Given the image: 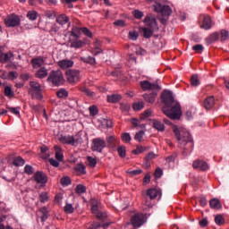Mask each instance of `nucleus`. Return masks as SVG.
<instances>
[{
	"label": "nucleus",
	"instance_id": "nucleus-1",
	"mask_svg": "<svg viewBox=\"0 0 229 229\" xmlns=\"http://www.w3.org/2000/svg\"><path fill=\"white\" fill-rule=\"evenodd\" d=\"M161 101L165 106L162 108L163 114L172 121H176L182 117V106L174 100V96L170 90L165 89L161 95Z\"/></svg>",
	"mask_w": 229,
	"mask_h": 229
},
{
	"label": "nucleus",
	"instance_id": "nucleus-2",
	"mask_svg": "<svg viewBox=\"0 0 229 229\" xmlns=\"http://www.w3.org/2000/svg\"><path fill=\"white\" fill-rule=\"evenodd\" d=\"M173 131L178 140L179 148H181V149L191 151L192 148H194V141L189 131L180 130L176 125L173 126Z\"/></svg>",
	"mask_w": 229,
	"mask_h": 229
},
{
	"label": "nucleus",
	"instance_id": "nucleus-3",
	"mask_svg": "<svg viewBox=\"0 0 229 229\" xmlns=\"http://www.w3.org/2000/svg\"><path fill=\"white\" fill-rule=\"evenodd\" d=\"M47 81L48 83H52L54 87H60L65 83V79L64 78V73H62V71L53 70L49 72Z\"/></svg>",
	"mask_w": 229,
	"mask_h": 229
},
{
	"label": "nucleus",
	"instance_id": "nucleus-4",
	"mask_svg": "<svg viewBox=\"0 0 229 229\" xmlns=\"http://www.w3.org/2000/svg\"><path fill=\"white\" fill-rule=\"evenodd\" d=\"M30 89H29V94H30L32 99H38L40 101L42 99V85L38 81H32L30 82Z\"/></svg>",
	"mask_w": 229,
	"mask_h": 229
},
{
	"label": "nucleus",
	"instance_id": "nucleus-5",
	"mask_svg": "<svg viewBox=\"0 0 229 229\" xmlns=\"http://www.w3.org/2000/svg\"><path fill=\"white\" fill-rule=\"evenodd\" d=\"M162 196V191L158 189H148L147 191V194L145 196V205L148 208H153V204L151 203V200L157 199V197Z\"/></svg>",
	"mask_w": 229,
	"mask_h": 229
},
{
	"label": "nucleus",
	"instance_id": "nucleus-6",
	"mask_svg": "<svg viewBox=\"0 0 229 229\" xmlns=\"http://www.w3.org/2000/svg\"><path fill=\"white\" fill-rule=\"evenodd\" d=\"M148 221V215L143 213H136L131 218V224L133 228H140L143 225H146Z\"/></svg>",
	"mask_w": 229,
	"mask_h": 229
},
{
	"label": "nucleus",
	"instance_id": "nucleus-7",
	"mask_svg": "<svg viewBox=\"0 0 229 229\" xmlns=\"http://www.w3.org/2000/svg\"><path fill=\"white\" fill-rule=\"evenodd\" d=\"M154 11L157 12V13H161L163 17H169L171 13H173V10L171 9V6L162 4L160 2H156L154 4Z\"/></svg>",
	"mask_w": 229,
	"mask_h": 229
},
{
	"label": "nucleus",
	"instance_id": "nucleus-8",
	"mask_svg": "<svg viewBox=\"0 0 229 229\" xmlns=\"http://www.w3.org/2000/svg\"><path fill=\"white\" fill-rule=\"evenodd\" d=\"M4 24L6 28H16L21 24V17L15 13L9 14L4 19Z\"/></svg>",
	"mask_w": 229,
	"mask_h": 229
},
{
	"label": "nucleus",
	"instance_id": "nucleus-9",
	"mask_svg": "<svg viewBox=\"0 0 229 229\" xmlns=\"http://www.w3.org/2000/svg\"><path fill=\"white\" fill-rule=\"evenodd\" d=\"M140 88L142 90H152V92H160V85L157 81L149 82L148 81H142L140 82Z\"/></svg>",
	"mask_w": 229,
	"mask_h": 229
},
{
	"label": "nucleus",
	"instance_id": "nucleus-10",
	"mask_svg": "<svg viewBox=\"0 0 229 229\" xmlns=\"http://www.w3.org/2000/svg\"><path fill=\"white\" fill-rule=\"evenodd\" d=\"M105 148H106V141L105 140L101 138L93 139L91 145L92 151L101 153Z\"/></svg>",
	"mask_w": 229,
	"mask_h": 229
},
{
	"label": "nucleus",
	"instance_id": "nucleus-11",
	"mask_svg": "<svg viewBox=\"0 0 229 229\" xmlns=\"http://www.w3.org/2000/svg\"><path fill=\"white\" fill-rule=\"evenodd\" d=\"M59 142H61V144H67L68 146H76L80 140L74 139L72 135H61L59 137Z\"/></svg>",
	"mask_w": 229,
	"mask_h": 229
},
{
	"label": "nucleus",
	"instance_id": "nucleus-12",
	"mask_svg": "<svg viewBox=\"0 0 229 229\" xmlns=\"http://www.w3.org/2000/svg\"><path fill=\"white\" fill-rule=\"evenodd\" d=\"M66 79L69 83H78L80 81V71L68 70L66 72Z\"/></svg>",
	"mask_w": 229,
	"mask_h": 229
},
{
	"label": "nucleus",
	"instance_id": "nucleus-13",
	"mask_svg": "<svg viewBox=\"0 0 229 229\" xmlns=\"http://www.w3.org/2000/svg\"><path fill=\"white\" fill-rule=\"evenodd\" d=\"M34 180L38 183H41L42 185L47 183V175L44 172H36L34 174Z\"/></svg>",
	"mask_w": 229,
	"mask_h": 229
},
{
	"label": "nucleus",
	"instance_id": "nucleus-14",
	"mask_svg": "<svg viewBox=\"0 0 229 229\" xmlns=\"http://www.w3.org/2000/svg\"><path fill=\"white\" fill-rule=\"evenodd\" d=\"M192 167L194 169H199V171H208V163L203 160H195L192 164Z\"/></svg>",
	"mask_w": 229,
	"mask_h": 229
},
{
	"label": "nucleus",
	"instance_id": "nucleus-15",
	"mask_svg": "<svg viewBox=\"0 0 229 229\" xmlns=\"http://www.w3.org/2000/svg\"><path fill=\"white\" fill-rule=\"evenodd\" d=\"M37 216L40 217L41 223H46L49 217V211L47 210V207L40 208L37 213Z\"/></svg>",
	"mask_w": 229,
	"mask_h": 229
},
{
	"label": "nucleus",
	"instance_id": "nucleus-16",
	"mask_svg": "<svg viewBox=\"0 0 229 229\" xmlns=\"http://www.w3.org/2000/svg\"><path fill=\"white\" fill-rule=\"evenodd\" d=\"M144 22L146 26H148V28H150L151 30H158V27L157 25V19H155V17L148 15L146 16Z\"/></svg>",
	"mask_w": 229,
	"mask_h": 229
},
{
	"label": "nucleus",
	"instance_id": "nucleus-17",
	"mask_svg": "<svg viewBox=\"0 0 229 229\" xmlns=\"http://www.w3.org/2000/svg\"><path fill=\"white\" fill-rule=\"evenodd\" d=\"M84 46L85 42L78 38H75L70 41V47H73L74 49H81V47H84Z\"/></svg>",
	"mask_w": 229,
	"mask_h": 229
},
{
	"label": "nucleus",
	"instance_id": "nucleus-18",
	"mask_svg": "<svg viewBox=\"0 0 229 229\" xmlns=\"http://www.w3.org/2000/svg\"><path fill=\"white\" fill-rule=\"evenodd\" d=\"M157 94L158 91H152V93L150 94H143L142 97L147 103H150L151 105H153V103H155V101L157 100Z\"/></svg>",
	"mask_w": 229,
	"mask_h": 229
},
{
	"label": "nucleus",
	"instance_id": "nucleus-19",
	"mask_svg": "<svg viewBox=\"0 0 229 229\" xmlns=\"http://www.w3.org/2000/svg\"><path fill=\"white\" fill-rule=\"evenodd\" d=\"M214 105H216V98H214V97H208L205 100H204V108H206V110H210L212 108H214Z\"/></svg>",
	"mask_w": 229,
	"mask_h": 229
},
{
	"label": "nucleus",
	"instance_id": "nucleus-20",
	"mask_svg": "<svg viewBox=\"0 0 229 229\" xmlns=\"http://www.w3.org/2000/svg\"><path fill=\"white\" fill-rule=\"evenodd\" d=\"M57 65L61 69H69L74 65V62H72V60L64 59V60L59 61L57 63Z\"/></svg>",
	"mask_w": 229,
	"mask_h": 229
},
{
	"label": "nucleus",
	"instance_id": "nucleus-21",
	"mask_svg": "<svg viewBox=\"0 0 229 229\" xmlns=\"http://www.w3.org/2000/svg\"><path fill=\"white\" fill-rule=\"evenodd\" d=\"M30 64H32L33 69H40L44 65V58L36 57L31 59Z\"/></svg>",
	"mask_w": 229,
	"mask_h": 229
},
{
	"label": "nucleus",
	"instance_id": "nucleus-22",
	"mask_svg": "<svg viewBox=\"0 0 229 229\" xmlns=\"http://www.w3.org/2000/svg\"><path fill=\"white\" fill-rule=\"evenodd\" d=\"M12 58H13V53L12 52L0 54V64H6L7 62H11Z\"/></svg>",
	"mask_w": 229,
	"mask_h": 229
},
{
	"label": "nucleus",
	"instance_id": "nucleus-23",
	"mask_svg": "<svg viewBox=\"0 0 229 229\" xmlns=\"http://www.w3.org/2000/svg\"><path fill=\"white\" fill-rule=\"evenodd\" d=\"M56 23L60 24L61 26H65V24L69 23V16H67L66 14H59L56 17Z\"/></svg>",
	"mask_w": 229,
	"mask_h": 229
},
{
	"label": "nucleus",
	"instance_id": "nucleus-24",
	"mask_svg": "<svg viewBox=\"0 0 229 229\" xmlns=\"http://www.w3.org/2000/svg\"><path fill=\"white\" fill-rule=\"evenodd\" d=\"M201 28L203 30H210L212 28V18L210 16H204Z\"/></svg>",
	"mask_w": 229,
	"mask_h": 229
},
{
	"label": "nucleus",
	"instance_id": "nucleus-25",
	"mask_svg": "<svg viewBox=\"0 0 229 229\" xmlns=\"http://www.w3.org/2000/svg\"><path fill=\"white\" fill-rule=\"evenodd\" d=\"M218 40L219 33L214 32L206 38V44H208V46H210V44H214V42H217Z\"/></svg>",
	"mask_w": 229,
	"mask_h": 229
},
{
	"label": "nucleus",
	"instance_id": "nucleus-26",
	"mask_svg": "<svg viewBox=\"0 0 229 229\" xmlns=\"http://www.w3.org/2000/svg\"><path fill=\"white\" fill-rule=\"evenodd\" d=\"M49 74V71L46 67H41L35 74L36 78L44 80Z\"/></svg>",
	"mask_w": 229,
	"mask_h": 229
},
{
	"label": "nucleus",
	"instance_id": "nucleus-27",
	"mask_svg": "<svg viewBox=\"0 0 229 229\" xmlns=\"http://www.w3.org/2000/svg\"><path fill=\"white\" fill-rule=\"evenodd\" d=\"M209 207L214 210H219L223 208V205H221V201L218 199H212L209 200Z\"/></svg>",
	"mask_w": 229,
	"mask_h": 229
},
{
	"label": "nucleus",
	"instance_id": "nucleus-28",
	"mask_svg": "<svg viewBox=\"0 0 229 229\" xmlns=\"http://www.w3.org/2000/svg\"><path fill=\"white\" fill-rule=\"evenodd\" d=\"M55 158L58 162H62L64 160V152L62 151V148L59 146H55Z\"/></svg>",
	"mask_w": 229,
	"mask_h": 229
},
{
	"label": "nucleus",
	"instance_id": "nucleus-29",
	"mask_svg": "<svg viewBox=\"0 0 229 229\" xmlns=\"http://www.w3.org/2000/svg\"><path fill=\"white\" fill-rule=\"evenodd\" d=\"M153 127L157 130V131H164V130H165L164 123L157 120H153Z\"/></svg>",
	"mask_w": 229,
	"mask_h": 229
},
{
	"label": "nucleus",
	"instance_id": "nucleus-30",
	"mask_svg": "<svg viewBox=\"0 0 229 229\" xmlns=\"http://www.w3.org/2000/svg\"><path fill=\"white\" fill-rule=\"evenodd\" d=\"M119 101H121V95L114 94L107 96L108 103H119Z\"/></svg>",
	"mask_w": 229,
	"mask_h": 229
},
{
	"label": "nucleus",
	"instance_id": "nucleus-31",
	"mask_svg": "<svg viewBox=\"0 0 229 229\" xmlns=\"http://www.w3.org/2000/svg\"><path fill=\"white\" fill-rule=\"evenodd\" d=\"M142 31H143V37L145 38H151V37H153L155 29L143 28Z\"/></svg>",
	"mask_w": 229,
	"mask_h": 229
},
{
	"label": "nucleus",
	"instance_id": "nucleus-32",
	"mask_svg": "<svg viewBox=\"0 0 229 229\" xmlns=\"http://www.w3.org/2000/svg\"><path fill=\"white\" fill-rule=\"evenodd\" d=\"M74 171L75 173H77V174H86L87 170L86 167L84 166V165L79 164L74 167Z\"/></svg>",
	"mask_w": 229,
	"mask_h": 229
},
{
	"label": "nucleus",
	"instance_id": "nucleus-33",
	"mask_svg": "<svg viewBox=\"0 0 229 229\" xmlns=\"http://www.w3.org/2000/svg\"><path fill=\"white\" fill-rule=\"evenodd\" d=\"M13 165H16V167H19L21 165H24L26 164V161L21 157H17L13 161Z\"/></svg>",
	"mask_w": 229,
	"mask_h": 229
},
{
	"label": "nucleus",
	"instance_id": "nucleus-34",
	"mask_svg": "<svg viewBox=\"0 0 229 229\" xmlns=\"http://www.w3.org/2000/svg\"><path fill=\"white\" fill-rule=\"evenodd\" d=\"M56 96L57 98L64 99V98H67V96H69V91H67L65 89H61L56 92Z\"/></svg>",
	"mask_w": 229,
	"mask_h": 229
},
{
	"label": "nucleus",
	"instance_id": "nucleus-35",
	"mask_svg": "<svg viewBox=\"0 0 229 229\" xmlns=\"http://www.w3.org/2000/svg\"><path fill=\"white\" fill-rule=\"evenodd\" d=\"M80 90H81V92H83V94L88 96V98H94V96H96V93H94V91H92L87 88H81Z\"/></svg>",
	"mask_w": 229,
	"mask_h": 229
},
{
	"label": "nucleus",
	"instance_id": "nucleus-36",
	"mask_svg": "<svg viewBox=\"0 0 229 229\" xmlns=\"http://www.w3.org/2000/svg\"><path fill=\"white\" fill-rule=\"evenodd\" d=\"M4 96H6V98H13V96H15V94L12 90V87H10V86H6L4 88Z\"/></svg>",
	"mask_w": 229,
	"mask_h": 229
},
{
	"label": "nucleus",
	"instance_id": "nucleus-37",
	"mask_svg": "<svg viewBox=\"0 0 229 229\" xmlns=\"http://www.w3.org/2000/svg\"><path fill=\"white\" fill-rule=\"evenodd\" d=\"M28 19L30 21H37V17H38V13L37 11H29L27 13Z\"/></svg>",
	"mask_w": 229,
	"mask_h": 229
},
{
	"label": "nucleus",
	"instance_id": "nucleus-38",
	"mask_svg": "<svg viewBox=\"0 0 229 229\" xmlns=\"http://www.w3.org/2000/svg\"><path fill=\"white\" fill-rule=\"evenodd\" d=\"M75 192H77V194H85L87 188L83 184H78L75 188Z\"/></svg>",
	"mask_w": 229,
	"mask_h": 229
},
{
	"label": "nucleus",
	"instance_id": "nucleus-39",
	"mask_svg": "<svg viewBox=\"0 0 229 229\" xmlns=\"http://www.w3.org/2000/svg\"><path fill=\"white\" fill-rule=\"evenodd\" d=\"M61 185H63V187H68V185H71V177L69 176H64L63 178H61Z\"/></svg>",
	"mask_w": 229,
	"mask_h": 229
},
{
	"label": "nucleus",
	"instance_id": "nucleus-40",
	"mask_svg": "<svg viewBox=\"0 0 229 229\" xmlns=\"http://www.w3.org/2000/svg\"><path fill=\"white\" fill-rule=\"evenodd\" d=\"M6 108L11 112V114H13L14 115H21V107H10L6 106Z\"/></svg>",
	"mask_w": 229,
	"mask_h": 229
},
{
	"label": "nucleus",
	"instance_id": "nucleus-41",
	"mask_svg": "<svg viewBox=\"0 0 229 229\" xmlns=\"http://www.w3.org/2000/svg\"><path fill=\"white\" fill-rule=\"evenodd\" d=\"M144 151H148L147 147H137L136 149L132 150L133 155H140V153H144Z\"/></svg>",
	"mask_w": 229,
	"mask_h": 229
},
{
	"label": "nucleus",
	"instance_id": "nucleus-42",
	"mask_svg": "<svg viewBox=\"0 0 229 229\" xmlns=\"http://www.w3.org/2000/svg\"><path fill=\"white\" fill-rule=\"evenodd\" d=\"M82 62H85L86 64H90L91 65H94L96 64V58L92 56H88V57H81Z\"/></svg>",
	"mask_w": 229,
	"mask_h": 229
},
{
	"label": "nucleus",
	"instance_id": "nucleus-43",
	"mask_svg": "<svg viewBox=\"0 0 229 229\" xmlns=\"http://www.w3.org/2000/svg\"><path fill=\"white\" fill-rule=\"evenodd\" d=\"M64 210L65 214H72L74 212V207H72V204L66 203V205L64 208Z\"/></svg>",
	"mask_w": 229,
	"mask_h": 229
},
{
	"label": "nucleus",
	"instance_id": "nucleus-44",
	"mask_svg": "<svg viewBox=\"0 0 229 229\" xmlns=\"http://www.w3.org/2000/svg\"><path fill=\"white\" fill-rule=\"evenodd\" d=\"M39 200L41 203H47V201H49V196L47 195V192H41L39 195Z\"/></svg>",
	"mask_w": 229,
	"mask_h": 229
},
{
	"label": "nucleus",
	"instance_id": "nucleus-45",
	"mask_svg": "<svg viewBox=\"0 0 229 229\" xmlns=\"http://www.w3.org/2000/svg\"><path fill=\"white\" fill-rule=\"evenodd\" d=\"M118 155L121 157V158H124L126 157V147L124 146H120L117 148Z\"/></svg>",
	"mask_w": 229,
	"mask_h": 229
},
{
	"label": "nucleus",
	"instance_id": "nucleus-46",
	"mask_svg": "<svg viewBox=\"0 0 229 229\" xmlns=\"http://www.w3.org/2000/svg\"><path fill=\"white\" fill-rule=\"evenodd\" d=\"M191 84L192 87H198L199 85V79H198V75H192L191 79Z\"/></svg>",
	"mask_w": 229,
	"mask_h": 229
},
{
	"label": "nucleus",
	"instance_id": "nucleus-47",
	"mask_svg": "<svg viewBox=\"0 0 229 229\" xmlns=\"http://www.w3.org/2000/svg\"><path fill=\"white\" fill-rule=\"evenodd\" d=\"M132 15L135 19H142L144 17V13L140 10H134L132 11Z\"/></svg>",
	"mask_w": 229,
	"mask_h": 229
},
{
	"label": "nucleus",
	"instance_id": "nucleus-48",
	"mask_svg": "<svg viewBox=\"0 0 229 229\" xmlns=\"http://www.w3.org/2000/svg\"><path fill=\"white\" fill-rule=\"evenodd\" d=\"M89 114H90V115H92V117H94L95 115H98V114L99 112L98 110V106H89Z\"/></svg>",
	"mask_w": 229,
	"mask_h": 229
},
{
	"label": "nucleus",
	"instance_id": "nucleus-49",
	"mask_svg": "<svg viewBox=\"0 0 229 229\" xmlns=\"http://www.w3.org/2000/svg\"><path fill=\"white\" fill-rule=\"evenodd\" d=\"M229 32L228 30H221V42H225V40H228Z\"/></svg>",
	"mask_w": 229,
	"mask_h": 229
},
{
	"label": "nucleus",
	"instance_id": "nucleus-50",
	"mask_svg": "<svg viewBox=\"0 0 229 229\" xmlns=\"http://www.w3.org/2000/svg\"><path fill=\"white\" fill-rule=\"evenodd\" d=\"M215 223L216 225H225V218H223V216L221 215H217L216 217H215Z\"/></svg>",
	"mask_w": 229,
	"mask_h": 229
},
{
	"label": "nucleus",
	"instance_id": "nucleus-51",
	"mask_svg": "<svg viewBox=\"0 0 229 229\" xmlns=\"http://www.w3.org/2000/svg\"><path fill=\"white\" fill-rule=\"evenodd\" d=\"M132 108L136 111L142 110L144 108V102L134 103Z\"/></svg>",
	"mask_w": 229,
	"mask_h": 229
},
{
	"label": "nucleus",
	"instance_id": "nucleus-52",
	"mask_svg": "<svg viewBox=\"0 0 229 229\" xmlns=\"http://www.w3.org/2000/svg\"><path fill=\"white\" fill-rule=\"evenodd\" d=\"M144 137V131H140L139 132H137L134 136L135 140H138V142H142V139Z\"/></svg>",
	"mask_w": 229,
	"mask_h": 229
},
{
	"label": "nucleus",
	"instance_id": "nucleus-53",
	"mask_svg": "<svg viewBox=\"0 0 229 229\" xmlns=\"http://www.w3.org/2000/svg\"><path fill=\"white\" fill-rule=\"evenodd\" d=\"M81 31H82V33L85 34L86 37L92 38V31H90V30H89L87 27H82L81 29Z\"/></svg>",
	"mask_w": 229,
	"mask_h": 229
},
{
	"label": "nucleus",
	"instance_id": "nucleus-54",
	"mask_svg": "<svg viewBox=\"0 0 229 229\" xmlns=\"http://www.w3.org/2000/svg\"><path fill=\"white\" fill-rule=\"evenodd\" d=\"M129 38L131 40H137V38H139V32H137L136 30L130 31L129 32Z\"/></svg>",
	"mask_w": 229,
	"mask_h": 229
},
{
	"label": "nucleus",
	"instance_id": "nucleus-55",
	"mask_svg": "<svg viewBox=\"0 0 229 229\" xmlns=\"http://www.w3.org/2000/svg\"><path fill=\"white\" fill-rule=\"evenodd\" d=\"M24 172L26 173V174H33V173H35V170L33 169V166L26 165L24 167Z\"/></svg>",
	"mask_w": 229,
	"mask_h": 229
},
{
	"label": "nucleus",
	"instance_id": "nucleus-56",
	"mask_svg": "<svg viewBox=\"0 0 229 229\" xmlns=\"http://www.w3.org/2000/svg\"><path fill=\"white\" fill-rule=\"evenodd\" d=\"M116 140H117V139H115V136H109L106 138V142H107L108 146H114V144H115Z\"/></svg>",
	"mask_w": 229,
	"mask_h": 229
},
{
	"label": "nucleus",
	"instance_id": "nucleus-57",
	"mask_svg": "<svg viewBox=\"0 0 229 229\" xmlns=\"http://www.w3.org/2000/svg\"><path fill=\"white\" fill-rule=\"evenodd\" d=\"M193 51H195L196 53H203V50L205 49L203 47V45H195L192 47Z\"/></svg>",
	"mask_w": 229,
	"mask_h": 229
},
{
	"label": "nucleus",
	"instance_id": "nucleus-58",
	"mask_svg": "<svg viewBox=\"0 0 229 229\" xmlns=\"http://www.w3.org/2000/svg\"><path fill=\"white\" fill-rule=\"evenodd\" d=\"M88 162H89V165H90L91 167H96V165L98 164V161L96 160V158L92 157H88Z\"/></svg>",
	"mask_w": 229,
	"mask_h": 229
},
{
	"label": "nucleus",
	"instance_id": "nucleus-59",
	"mask_svg": "<svg viewBox=\"0 0 229 229\" xmlns=\"http://www.w3.org/2000/svg\"><path fill=\"white\" fill-rule=\"evenodd\" d=\"M45 17H47V19H55V17H56V14L54 11H46Z\"/></svg>",
	"mask_w": 229,
	"mask_h": 229
},
{
	"label": "nucleus",
	"instance_id": "nucleus-60",
	"mask_svg": "<svg viewBox=\"0 0 229 229\" xmlns=\"http://www.w3.org/2000/svg\"><path fill=\"white\" fill-rule=\"evenodd\" d=\"M96 216L98 219H101L102 221H104V219H106V217H108V216L106 215V213H103L101 211H98L96 214Z\"/></svg>",
	"mask_w": 229,
	"mask_h": 229
},
{
	"label": "nucleus",
	"instance_id": "nucleus-61",
	"mask_svg": "<svg viewBox=\"0 0 229 229\" xmlns=\"http://www.w3.org/2000/svg\"><path fill=\"white\" fill-rule=\"evenodd\" d=\"M162 174H164V171L162 170V168H157L154 173L155 178H161Z\"/></svg>",
	"mask_w": 229,
	"mask_h": 229
},
{
	"label": "nucleus",
	"instance_id": "nucleus-62",
	"mask_svg": "<svg viewBox=\"0 0 229 229\" xmlns=\"http://www.w3.org/2000/svg\"><path fill=\"white\" fill-rule=\"evenodd\" d=\"M114 25L118 26L119 28H124V26H126V22L123 20H117L114 22Z\"/></svg>",
	"mask_w": 229,
	"mask_h": 229
},
{
	"label": "nucleus",
	"instance_id": "nucleus-63",
	"mask_svg": "<svg viewBox=\"0 0 229 229\" xmlns=\"http://www.w3.org/2000/svg\"><path fill=\"white\" fill-rule=\"evenodd\" d=\"M157 157V154L155 152H148V155L145 157V160H154Z\"/></svg>",
	"mask_w": 229,
	"mask_h": 229
},
{
	"label": "nucleus",
	"instance_id": "nucleus-64",
	"mask_svg": "<svg viewBox=\"0 0 229 229\" xmlns=\"http://www.w3.org/2000/svg\"><path fill=\"white\" fill-rule=\"evenodd\" d=\"M122 139L124 142H130L131 140V136H130V133H123Z\"/></svg>",
	"mask_w": 229,
	"mask_h": 229
}]
</instances>
